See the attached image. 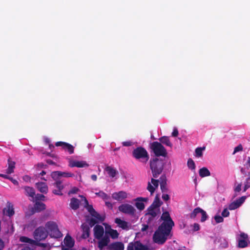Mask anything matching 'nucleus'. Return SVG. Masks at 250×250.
<instances>
[{"mask_svg": "<svg viewBox=\"0 0 250 250\" xmlns=\"http://www.w3.org/2000/svg\"><path fill=\"white\" fill-rule=\"evenodd\" d=\"M119 210L125 214L134 216L135 214L136 209L131 205L128 204H123L118 207Z\"/></svg>", "mask_w": 250, "mask_h": 250, "instance_id": "6e6552de", "label": "nucleus"}, {"mask_svg": "<svg viewBox=\"0 0 250 250\" xmlns=\"http://www.w3.org/2000/svg\"><path fill=\"white\" fill-rule=\"evenodd\" d=\"M149 165L153 177L155 178H158L163 171L164 167V161L158 158H153L150 160Z\"/></svg>", "mask_w": 250, "mask_h": 250, "instance_id": "f03ea898", "label": "nucleus"}, {"mask_svg": "<svg viewBox=\"0 0 250 250\" xmlns=\"http://www.w3.org/2000/svg\"><path fill=\"white\" fill-rule=\"evenodd\" d=\"M2 214L3 216H6L10 218L15 214L14 206L12 203L7 202L6 207L3 208Z\"/></svg>", "mask_w": 250, "mask_h": 250, "instance_id": "9d476101", "label": "nucleus"}, {"mask_svg": "<svg viewBox=\"0 0 250 250\" xmlns=\"http://www.w3.org/2000/svg\"><path fill=\"white\" fill-rule=\"evenodd\" d=\"M98 240V247L100 250H103L104 247L109 245L110 242V238L108 235L105 234L100 239H97Z\"/></svg>", "mask_w": 250, "mask_h": 250, "instance_id": "ddd939ff", "label": "nucleus"}, {"mask_svg": "<svg viewBox=\"0 0 250 250\" xmlns=\"http://www.w3.org/2000/svg\"><path fill=\"white\" fill-rule=\"evenodd\" d=\"M178 135V130L176 128H174L173 131L172 133V136L173 137H177Z\"/></svg>", "mask_w": 250, "mask_h": 250, "instance_id": "e2e57ef3", "label": "nucleus"}, {"mask_svg": "<svg viewBox=\"0 0 250 250\" xmlns=\"http://www.w3.org/2000/svg\"><path fill=\"white\" fill-rule=\"evenodd\" d=\"M115 223L117 224L119 228H122L123 229L128 230L129 229L128 223L124 220H122L120 218H115Z\"/></svg>", "mask_w": 250, "mask_h": 250, "instance_id": "393cba45", "label": "nucleus"}, {"mask_svg": "<svg viewBox=\"0 0 250 250\" xmlns=\"http://www.w3.org/2000/svg\"><path fill=\"white\" fill-rule=\"evenodd\" d=\"M240 237L242 238V240H246L248 239V236L247 234L243 232L240 234Z\"/></svg>", "mask_w": 250, "mask_h": 250, "instance_id": "69168bd1", "label": "nucleus"}, {"mask_svg": "<svg viewBox=\"0 0 250 250\" xmlns=\"http://www.w3.org/2000/svg\"><path fill=\"white\" fill-rule=\"evenodd\" d=\"M135 200L136 201L135 205L137 209L140 210H143L145 208L144 202H147L148 199L147 197H138Z\"/></svg>", "mask_w": 250, "mask_h": 250, "instance_id": "f3484780", "label": "nucleus"}, {"mask_svg": "<svg viewBox=\"0 0 250 250\" xmlns=\"http://www.w3.org/2000/svg\"><path fill=\"white\" fill-rule=\"evenodd\" d=\"M55 182L53 184V185L56 187L58 189H54L53 193L55 195H62V190L64 188V186L62 185V181L61 179L54 180Z\"/></svg>", "mask_w": 250, "mask_h": 250, "instance_id": "4468645a", "label": "nucleus"}, {"mask_svg": "<svg viewBox=\"0 0 250 250\" xmlns=\"http://www.w3.org/2000/svg\"><path fill=\"white\" fill-rule=\"evenodd\" d=\"M36 187L38 190L42 193L46 194L48 190V186L44 182H38L36 184Z\"/></svg>", "mask_w": 250, "mask_h": 250, "instance_id": "b1692460", "label": "nucleus"}, {"mask_svg": "<svg viewBox=\"0 0 250 250\" xmlns=\"http://www.w3.org/2000/svg\"><path fill=\"white\" fill-rule=\"evenodd\" d=\"M206 147L203 146V147H197L195 149V154L196 156L197 157H201L203 156V151L205 150Z\"/></svg>", "mask_w": 250, "mask_h": 250, "instance_id": "58836bf2", "label": "nucleus"}, {"mask_svg": "<svg viewBox=\"0 0 250 250\" xmlns=\"http://www.w3.org/2000/svg\"><path fill=\"white\" fill-rule=\"evenodd\" d=\"M46 163L49 165H56V164L52 160L50 159H47L46 160Z\"/></svg>", "mask_w": 250, "mask_h": 250, "instance_id": "774afa93", "label": "nucleus"}, {"mask_svg": "<svg viewBox=\"0 0 250 250\" xmlns=\"http://www.w3.org/2000/svg\"><path fill=\"white\" fill-rule=\"evenodd\" d=\"M122 144H123V146H131L132 142H130V141L123 142L122 143Z\"/></svg>", "mask_w": 250, "mask_h": 250, "instance_id": "bf43d9fd", "label": "nucleus"}, {"mask_svg": "<svg viewBox=\"0 0 250 250\" xmlns=\"http://www.w3.org/2000/svg\"><path fill=\"white\" fill-rule=\"evenodd\" d=\"M81 228L83 230L82 237L84 239L89 237L90 235V228L89 226L87 225L82 224Z\"/></svg>", "mask_w": 250, "mask_h": 250, "instance_id": "a878e982", "label": "nucleus"}, {"mask_svg": "<svg viewBox=\"0 0 250 250\" xmlns=\"http://www.w3.org/2000/svg\"><path fill=\"white\" fill-rule=\"evenodd\" d=\"M199 174L200 177H205L210 175V172L208 169L206 167H203L199 169Z\"/></svg>", "mask_w": 250, "mask_h": 250, "instance_id": "c9c22d12", "label": "nucleus"}, {"mask_svg": "<svg viewBox=\"0 0 250 250\" xmlns=\"http://www.w3.org/2000/svg\"><path fill=\"white\" fill-rule=\"evenodd\" d=\"M221 214L223 217H227L229 215V212L228 210V208H226L223 210Z\"/></svg>", "mask_w": 250, "mask_h": 250, "instance_id": "603ef678", "label": "nucleus"}, {"mask_svg": "<svg viewBox=\"0 0 250 250\" xmlns=\"http://www.w3.org/2000/svg\"><path fill=\"white\" fill-rule=\"evenodd\" d=\"M160 141L159 143H161V144L165 145L167 146H169L170 147H172V144L170 142L169 138L168 136H163L159 139Z\"/></svg>", "mask_w": 250, "mask_h": 250, "instance_id": "c756f323", "label": "nucleus"}, {"mask_svg": "<svg viewBox=\"0 0 250 250\" xmlns=\"http://www.w3.org/2000/svg\"><path fill=\"white\" fill-rule=\"evenodd\" d=\"M64 243L66 246L71 248L74 245V241L69 234H67L64 238Z\"/></svg>", "mask_w": 250, "mask_h": 250, "instance_id": "cd10ccee", "label": "nucleus"}, {"mask_svg": "<svg viewBox=\"0 0 250 250\" xmlns=\"http://www.w3.org/2000/svg\"><path fill=\"white\" fill-rule=\"evenodd\" d=\"M242 150H243L242 146L241 145H239L234 148L233 154H235V153H236L238 151H242Z\"/></svg>", "mask_w": 250, "mask_h": 250, "instance_id": "5fc2aeb1", "label": "nucleus"}, {"mask_svg": "<svg viewBox=\"0 0 250 250\" xmlns=\"http://www.w3.org/2000/svg\"><path fill=\"white\" fill-rule=\"evenodd\" d=\"M172 229L159 226L153 235V241L159 245H163L168 239Z\"/></svg>", "mask_w": 250, "mask_h": 250, "instance_id": "f257e3e1", "label": "nucleus"}, {"mask_svg": "<svg viewBox=\"0 0 250 250\" xmlns=\"http://www.w3.org/2000/svg\"><path fill=\"white\" fill-rule=\"evenodd\" d=\"M108 250H124V245L121 242H113L108 246Z\"/></svg>", "mask_w": 250, "mask_h": 250, "instance_id": "aec40b11", "label": "nucleus"}, {"mask_svg": "<svg viewBox=\"0 0 250 250\" xmlns=\"http://www.w3.org/2000/svg\"><path fill=\"white\" fill-rule=\"evenodd\" d=\"M162 198L164 201H168L169 199V196L167 194H163Z\"/></svg>", "mask_w": 250, "mask_h": 250, "instance_id": "680f3d73", "label": "nucleus"}, {"mask_svg": "<svg viewBox=\"0 0 250 250\" xmlns=\"http://www.w3.org/2000/svg\"><path fill=\"white\" fill-rule=\"evenodd\" d=\"M112 197L114 199L121 201L127 197V193L124 191H120L113 193Z\"/></svg>", "mask_w": 250, "mask_h": 250, "instance_id": "a211bd4d", "label": "nucleus"}, {"mask_svg": "<svg viewBox=\"0 0 250 250\" xmlns=\"http://www.w3.org/2000/svg\"><path fill=\"white\" fill-rule=\"evenodd\" d=\"M214 219L216 223H222L224 221L223 217L220 215H215L214 216Z\"/></svg>", "mask_w": 250, "mask_h": 250, "instance_id": "8fccbe9b", "label": "nucleus"}, {"mask_svg": "<svg viewBox=\"0 0 250 250\" xmlns=\"http://www.w3.org/2000/svg\"><path fill=\"white\" fill-rule=\"evenodd\" d=\"M200 212L202 215L201 222H204L207 219L208 215H207L206 212L205 210H204L203 209H202V208H201V210H200Z\"/></svg>", "mask_w": 250, "mask_h": 250, "instance_id": "a18cd8bd", "label": "nucleus"}, {"mask_svg": "<svg viewBox=\"0 0 250 250\" xmlns=\"http://www.w3.org/2000/svg\"><path fill=\"white\" fill-rule=\"evenodd\" d=\"M20 240L21 242L27 243L30 244H35L36 243L35 241L33 239H30L26 236H21L20 238Z\"/></svg>", "mask_w": 250, "mask_h": 250, "instance_id": "4c0bfd02", "label": "nucleus"}, {"mask_svg": "<svg viewBox=\"0 0 250 250\" xmlns=\"http://www.w3.org/2000/svg\"><path fill=\"white\" fill-rule=\"evenodd\" d=\"M162 202H161L158 195H157L155 196L152 204L149 207H151V208H158L162 205Z\"/></svg>", "mask_w": 250, "mask_h": 250, "instance_id": "72a5a7b5", "label": "nucleus"}, {"mask_svg": "<svg viewBox=\"0 0 250 250\" xmlns=\"http://www.w3.org/2000/svg\"><path fill=\"white\" fill-rule=\"evenodd\" d=\"M105 234H109L112 239H115L118 238L119 233L117 230L110 229L109 230L105 231Z\"/></svg>", "mask_w": 250, "mask_h": 250, "instance_id": "2f4dec72", "label": "nucleus"}, {"mask_svg": "<svg viewBox=\"0 0 250 250\" xmlns=\"http://www.w3.org/2000/svg\"><path fill=\"white\" fill-rule=\"evenodd\" d=\"M104 229L103 226L96 225L94 228V236L96 239H100L104 236Z\"/></svg>", "mask_w": 250, "mask_h": 250, "instance_id": "dca6fc26", "label": "nucleus"}, {"mask_svg": "<svg viewBox=\"0 0 250 250\" xmlns=\"http://www.w3.org/2000/svg\"><path fill=\"white\" fill-rule=\"evenodd\" d=\"M241 184H239L236 186L234 189V190L235 192H239L241 190Z\"/></svg>", "mask_w": 250, "mask_h": 250, "instance_id": "13d9d810", "label": "nucleus"}, {"mask_svg": "<svg viewBox=\"0 0 250 250\" xmlns=\"http://www.w3.org/2000/svg\"><path fill=\"white\" fill-rule=\"evenodd\" d=\"M46 208V205L42 202L36 201L32 208V212L33 213L40 212Z\"/></svg>", "mask_w": 250, "mask_h": 250, "instance_id": "6ab92c4d", "label": "nucleus"}, {"mask_svg": "<svg viewBox=\"0 0 250 250\" xmlns=\"http://www.w3.org/2000/svg\"><path fill=\"white\" fill-rule=\"evenodd\" d=\"M69 206L72 209L77 210L79 208L80 201L78 199L73 197L70 200Z\"/></svg>", "mask_w": 250, "mask_h": 250, "instance_id": "bb28decb", "label": "nucleus"}, {"mask_svg": "<svg viewBox=\"0 0 250 250\" xmlns=\"http://www.w3.org/2000/svg\"><path fill=\"white\" fill-rule=\"evenodd\" d=\"M148 228V225L147 224H143L142 228H141L142 231H146Z\"/></svg>", "mask_w": 250, "mask_h": 250, "instance_id": "0e129e2a", "label": "nucleus"}, {"mask_svg": "<svg viewBox=\"0 0 250 250\" xmlns=\"http://www.w3.org/2000/svg\"><path fill=\"white\" fill-rule=\"evenodd\" d=\"M8 167L7 169L6 173L7 174H11L14 172V169L15 168V163L14 161L11 160L10 158L8 159Z\"/></svg>", "mask_w": 250, "mask_h": 250, "instance_id": "f704fd0d", "label": "nucleus"}, {"mask_svg": "<svg viewBox=\"0 0 250 250\" xmlns=\"http://www.w3.org/2000/svg\"><path fill=\"white\" fill-rule=\"evenodd\" d=\"M167 178L165 174L162 175L160 178V188L162 192H167L168 188L167 187Z\"/></svg>", "mask_w": 250, "mask_h": 250, "instance_id": "5701e85b", "label": "nucleus"}, {"mask_svg": "<svg viewBox=\"0 0 250 250\" xmlns=\"http://www.w3.org/2000/svg\"><path fill=\"white\" fill-rule=\"evenodd\" d=\"M160 180L155 179L153 178L151 179V182H148L147 186V189L150 192V194L152 195L155 191L156 188H158Z\"/></svg>", "mask_w": 250, "mask_h": 250, "instance_id": "9b49d317", "label": "nucleus"}, {"mask_svg": "<svg viewBox=\"0 0 250 250\" xmlns=\"http://www.w3.org/2000/svg\"><path fill=\"white\" fill-rule=\"evenodd\" d=\"M81 198H83V200L84 202V207L88 210L89 213L91 214L92 212H93L95 210L93 208L92 205H89L88 202L86 198L83 195L80 196Z\"/></svg>", "mask_w": 250, "mask_h": 250, "instance_id": "c85d7f7f", "label": "nucleus"}, {"mask_svg": "<svg viewBox=\"0 0 250 250\" xmlns=\"http://www.w3.org/2000/svg\"><path fill=\"white\" fill-rule=\"evenodd\" d=\"M51 176L53 180H58L60 179L61 177H73L74 176V174L70 172L55 171L51 172Z\"/></svg>", "mask_w": 250, "mask_h": 250, "instance_id": "1a4fd4ad", "label": "nucleus"}, {"mask_svg": "<svg viewBox=\"0 0 250 250\" xmlns=\"http://www.w3.org/2000/svg\"><path fill=\"white\" fill-rule=\"evenodd\" d=\"M250 188V172L248 173V177L246 179L245 182V185L243 191L245 192L249 188Z\"/></svg>", "mask_w": 250, "mask_h": 250, "instance_id": "79ce46f5", "label": "nucleus"}, {"mask_svg": "<svg viewBox=\"0 0 250 250\" xmlns=\"http://www.w3.org/2000/svg\"><path fill=\"white\" fill-rule=\"evenodd\" d=\"M192 226L193 227L192 230L193 231H197L200 229V226L198 223H194Z\"/></svg>", "mask_w": 250, "mask_h": 250, "instance_id": "6e6d98bb", "label": "nucleus"}, {"mask_svg": "<svg viewBox=\"0 0 250 250\" xmlns=\"http://www.w3.org/2000/svg\"><path fill=\"white\" fill-rule=\"evenodd\" d=\"M45 228L47 233H49L51 237L58 238L62 236V234L55 222L53 221L47 222L45 224Z\"/></svg>", "mask_w": 250, "mask_h": 250, "instance_id": "39448f33", "label": "nucleus"}, {"mask_svg": "<svg viewBox=\"0 0 250 250\" xmlns=\"http://www.w3.org/2000/svg\"><path fill=\"white\" fill-rule=\"evenodd\" d=\"M95 194L104 200H108L110 198L109 196L103 191L96 192Z\"/></svg>", "mask_w": 250, "mask_h": 250, "instance_id": "37998d69", "label": "nucleus"}, {"mask_svg": "<svg viewBox=\"0 0 250 250\" xmlns=\"http://www.w3.org/2000/svg\"><path fill=\"white\" fill-rule=\"evenodd\" d=\"M132 156L137 160H142L143 162L146 163L149 159V154L146 150L143 147L139 146L132 151Z\"/></svg>", "mask_w": 250, "mask_h": 250, "instance_id": "20e7f679", "label": "nucleus"}, {"mask_svg": "<svg viewBox=\"0 0 250 250\" xmlns=\"http://www.w3.org/2000/svg\"><path fill=\"white\" fill-rule=\"evenodd\" d=\"M105 170L107 172L108 175L112 178L114 177L118 173L115 169L110 166L106 167L105 168Z\"/></svg>", "mask_w": 250, "mask_h": 250, "instance_id": "7c9ffc66", "label": "nucleus"}, {"mask_svg": "<svg viewBox=\"0 0 250 250\" xmlns=\"http://www.w3.org/2000/svg\"><path fill=\"white\" fill-rule=\"evenodd\" d=\"M24 190V194L32 198L31 201H33L35 196V190L32 187L25 186L23 188Z\"/></svg>", "mask_w": 250, "mask_h": 250, "instance_id": "4be33fe9", "label": "nucleus"}, {"mask_svg": "<svg viewBox=\"0 0 250 250\" xmlns=\"http://www.w3.org/2000/svg\"><path fill=\"white\" fill-rule=\"evenodd\" d=\"M135 250H149L148 247L143 245L140 241H136L134 243Z\"/></svg>", "mask_w": 250, "mask_h": 250, "instance_id": "473e14b6", "label": "nucleus"}, {"mask_svg": "<svg viewBox=\"0 0 250 250\" xmlns=\"http://www.w3.org/2000/svg\"><path fill=\"white\" fill-rule=\"evenodd\" d=\"M9 180H10L15 185H18L19 184L18 182L16 180L14 179L13 178L11 177H10V179H9Z\"/></svg>", "mask_w": 250, "mask_h": 250, "instance_id": "338daca9", "label": "nucleus"}, {"mask_svg": "<svg viewBox=\"0 0 250 250\" xmlns=\"http://www.w3.org/2000/svg\"><path fill=\"white\" fill-rule=\"evenodd\" d=\"M67 143L63 142H57L56 143L55 145L57 146H62L63 148L65 147Z\"/></svg>", "mask_w": 250, "mask_h": 250, "instance_id": "864d4df0", "label": "nucleus"}, {"mask_svg": "<svg viewBox=\"0 0 250 250\" xmlns=\"http://www.w3.org/2000/svg\"><path fill=\"white\" fill-rule=\"evenodd\" d=\"M91 215L95 218V219H96L100 222H103L104 220V217L101 216L100 214L95 210L92 212V214H91Z\"/></svg>", "mask_w": 250, "mask_h": 250, "instance_id": "ea45409f", "label": "nucleus"}, {"mask_svg": "<svg viewBox=\"0 0 250 250\" xmlns=\"http://www.w3.org/2000/svg\"><path fill=\"white\" fill-rule=\"evenodd\" d=\"M246 199V197L245 196H242L237 199L236 200L233 201L231 203L228 207V208L229 210H234L238 208H239L242 204L245 202Z\"/></svg>", "mask_w": 250, "mask_h": 250, "instance_id": "f8f14e48", "label": "nucleus"}, {"mask_svg": "<svg viewBox=\"0 0 250 250\" xmlns=\"http://www.w3.org/2000/svg\"><path fill=\"white\" fill-rule=\"evenodd\" d=\"M97 223L98 221L94 218H91L88 221V224L91 227H92Z\"/></svg>", "mask_w": 250, "mask_h": 250, "instance_id": "3c124183", "label": "nucleus"}, {"mask_svg": "<svg viewBox=\"0 0 250 250\" xmlns=\"http://www.w3.org/2000/svg\"><path fill=\"white\" fill-rule=\"evenodd\" d=\"M134 244L132 243H130L127 247V250H134Z\"/></svg>", "mask_w": 250, "mask_h": 250, "instance_id": "052dcab7", "label": "nucleus"}, {"mask_svg": "<svg viewBox=\"0 0 250 250\" xmlns=\"http://www.w3.org/2000/svg\"><path fill=\"white\" fill-rule=\"evenodd\" d=\"M79 190L78 188L74 187L68 192V194L76 193Z\"/></svg>", "mask_w": 250, "mask_h": 250, "instance_id": "4d7b16f0", "label": "nucleus"}, {"mask_svg": "<svg viewBox=\"0 0 250 250\" xmlns=\"http://www.w3.org/2000/svg\"><path fill=\"white\" fill-rule=\"evenodd\" d=\"M69 166L71 167H88L89 166V165L85 161H72L70 162Z\"/></svg>", "mask_w": 250, "mask_h": 250, "instance_id": "412c9836", "label": "nucleus"}, {"mask_svg": "<svg viewBox=\"0 0 250 250\" xmlns=\"http://www.w3.org/2000/svg\"><path fill=\"white\" fill-rule=\"evenodd\" d=\"M48 233L46 229L42 227H40L35 229L34 233V238L37 241H41L45 239Z\"/></svg>", "mask_w": 250, "mask_h": 250, "instance_id": "0eeeda50", "label": "nucleus"}, {"mask_svg": "<svg viewBox=\"0 0 250 250\" xmlns=\"http://www.w3.org/2000/svg\"><path fill=\"white\" fill-rule=\"evenodd\" d=\"M188 167L189 169L191 170H195V165L193 161V160L191 158H189L187 163Z\"/></svg>", "mask_w": 250, "mask_h": 250, "instance_id": "c03bdc74", "label": "nucleus"}, {"mask_svg": "<svg viewBox=\"0 0 250 250\" xmlns=\"http://www.w3.org/2000/svg\"><path fill=\"white\" fill-rule=\"evenodd\" d=\"M215 244H219L220 249H225L228 247L229 244L227 239L221 236H217L214 241Z\"/></svg>", "mask_w": 250, "mask_h": 250, "instance_id": "2eb2a0df", "label": "nucleus"}, {"mask_svg": "<svg viewBox=\"0 0 250 250\" xmlns=\"http://www.w3.org/2000/svg\"><path fill=\"white\" fill-rule=\"evenodd\" d=\"M63 149H67L70 154L74 153V146L68 143L66 144Z\"/></svg>", "mask_w": 250, "mask_h": 250, "instance_id": "de8ad7c7", "label": "nucleus"}, {"mask_svg": "<svg viewBox=\"0 0 250 250\" xmlns=\"http://www.w3.org/2000/svg\"><path fill=\"white\" fill-rule=\"evenodd\" d=\"M45 198V196L43 194H35V196L34 197V199H35L36 202V201H44Z\"/></svg>", "mask_w": 250, "mask_h": 250, "instance_id": "09e8293b", "label": "nucleus"}, {"mask_svg": "<svg viewBox=\"0 0 250 250\" xmlns=\"http://www.w3.org/2000/svg\"><path fill=\"white\" fill-rule=\"evenodd\" d=\"M161 219L163 220V222L160 226L172 229L173 227L174 226V223L172 220L168 212L166 211L163 212L161 216Z\"/></svg>", "mask_w": 250, "mask_h": 250, "instance_id": "423d86ee", "label": "nucleus"}, {"mask_svg": "<svg viewBox=\"0 0 250 250\" xmlns=\"http://www.w3.org/2000/svg\"><path fill=\"white\" fill-rule=\"evenodd\" d=\"M156 209V208L149 207L147 209V212L146 213V215L151 216L152 217H156L158 214V212L155 210Z\"/></svg>", "mask_w": 250, "mask_h": 250, "instance_id": "e433bc0d", "label": "nucleus"}, {"mask_svg": "<svg viewBox=\"0 0 250 250\" xmlns=\"http://www.w3.org/2000/svg\"><path fill=\"white\" fill-rule=\"evenodd\" d=\"M150 148L156 157V158L160 156L166 157L167 156V149L161 143L157 141L151 143L150 144Z\"/></svg>", "mask_w": 250, "mask_h": 250, "instance_id": "7ed1b4c3", "label": "nucleus"}, {"mask_svg": "<svg viewBox=\"0 0 250 250\" xmlns=\"http://www.w3.org/2000/svg\"><path fill=\"white\" fill-rule=\"evenodd\" d=\"M248 246V243L246 240L240 239L238 241V247L244 248Z\"/></svg>", "mask_w": 250, "mask_h": 250, "instance_id": "49530a36", "label": "nucleus"}, {"mask_svg": "<svg viewBox=\"0 0 250 250\" xmlns=\"http://www.w3.org/2000/svg\"><path fill=\"white\" fill-rule=\"evenodd\" d=\"M201 210V208L199 207H197L194 209L193 211L190 214V218L191 219H194L197 215L200 213Z\"/></svg>", "mask_w": 250, "mask_h": 250, "instance_id": "a19ab883", "label": "nucleus"}]
</instances>
